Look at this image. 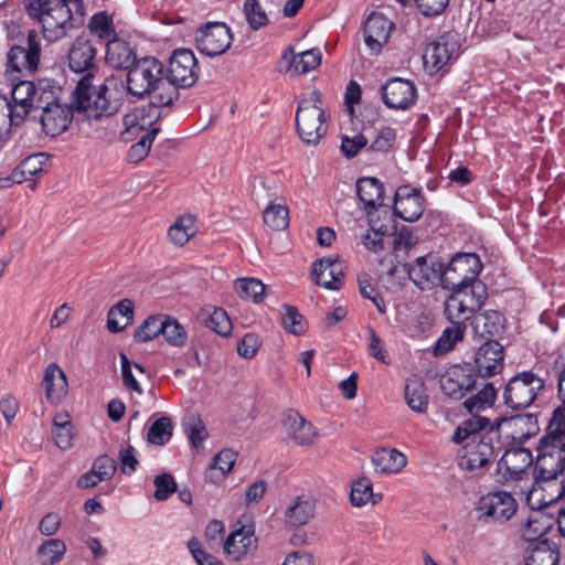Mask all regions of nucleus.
<instances>
[{
	"instance_id": "4d7b16f0",
	"label": "nucleus",
	"mask_w": 565,
	"mask_h": 565,
	"mask_svg": "<svg viewBox=\"0 0 565 565\" xmlns=\"http://www.w3.org/2000/svg\"><path fill=\"white\" fill-rule=\"evenodd\" d=\"M159 132H160V128H153L149 132L143 134L140 137L139 141L134 143L129 148L128 153H127L128 161L137 163V162H140L141 160H143L148 156V153L151 149L152 142Z\"/></svg>"
},
{
	"instance_id": "f03ea898",
	"label": "nucleus",
	"mask_w": 565,
	"mask_h": 565,
	"mask_svg": "<svg viewBox=\"0 0 565 565\" xmlns=\"http://www.w3.org/2000/svg\"><path fill=\"white\" fill-rule=\"evenodd\" d=\"M94 79V75L88 73L77 83L73 92V106H109L121 103L124 95L128 94L127 84L119 78L107 77L99 84H95Z\"/></svg>"
},
{
	"instance_id": "c85d7f7f",
	"label": "nucleus",
	"mask_w": 565,
	"mask_h": 565,
	"mask_svg": "<svg viewBox=\"0 0 565 565\" xmlns=\"http://www.w3.org/2000/svg\"><path fill=\"white\" fill-rule=\"evenodd\" d=\"M500 422L493 424L488 417L478 414H471V417L465 419L455 430L452 440L456 444H462L472 440L477 435H487L489 429H495L498 433Z\"/></svg>"
},
{
	"instance_id": "4468645a",
	"label": "nucleus",
	"mask_w": 565,
	"mask_h": 565,
	"mask_svg": "<svg viewBox=\"0 0 565 565\" xmlns=\"http://www.w3.org/2000/svg\"><path fill=\"white\" fill-rule=\"evenodd\" d=\"M160 117L159 108H132L124 116L125 129L120 134L121 140L130 142L141 132L147 134L153 128H160L158 126Z\"/></svg>"
},
{
	"instance_id": "f3484780",
	"label": "nucleus",
	"mask_w": 565,
	"mask_h": 565,
	"mask_svg": "<svg viewBox=\"0 0 565 565\" xmlns=\"http://www.w3.org/2000/svg\"><path fill=\"white\" fill-rule=\"evenodd\" d=\"M425 199L420 190L402 185L395 192L394 214L406 222H416L424 213Z\"/></svg>"
},
{
	"instance_id": "ddd939ff",
	"label": "nucleus",
	"mask_w": 565,
	"mask_h": 565,
	"mask_svg": "<svg viewBox=\"0 0 565 565\" xmlns=\"http://www.w3.org/2000/svg\"><path fill=\"white\" fill-rule=\"evenodd\" d=\"M411 280L420 289H431L438 281L443 285V263L436 256L426 255L415 259L413 264H405Z\"/></svg>"
},
{
	"instance_id": "c9c22d12",
	"label": "nucleus",
	"mask_w": 565,
	"mask_h": 565,
	"mask_svg": "<svg viewBox=\"0 0 565 565\" xmlns=\"http://www.w3.org/2000/svg\"><path fill=\"white\" fill-rule=\"evenodd\" d=\"M134 302L130 299H122L110 308L107 316V329L117 333L122 331L132 322Z\"/></svg>"
},
{
	"instance_id": "412c9836",
	"label": "nucleus",
	"mask_w": 565,
	"mask_h": 565,
	"mask_svg": "<svg viewBox=\"0 0 565 565\" xmlns=\"http://www.w3.org/2000/svg\"><path fill=\"white\" fill-rule=\"evenodd\" d=\"M382 99L385 106H411L416 100V88L413 82L394 77L382 86Z\"/></svg>"
},
{
	"instance_id": "b1692460",
	"label": "nucleus",
	"mask_w": 565,
	"mask_h": 565,
	"mask_svg": "<svg viewBox=\"0 0 565 565\" xmlns=\"http://www.w3.org/2000/svg\"><path fill=\"white\" fill-rule=\"evenodd\" d=\"M312 276L317 285L337 290L343 281L342 265L331 257L320 258L313 263Z\"/></svg>"
},
{
	"instance_id": "ea45409f",
	"label": "nucleus",
	"mask_w": 565,
	"mask_h": 565,
	"mask_svg": "<svg viewBox=\"0 0 565 565\" xmlns=\"http://www.w3.org/2000/svg\"><path fill=\"white\" fill-rule=\"evenodd\" d=\"M32 108H0V146L11 137L12 127L20 126Z\"/></svg>"
},
{
	"instance_id": "6e6d98bb",
	"label": "nucleus",
	"mask_w": 565,
	"mask_h": 565,
	"mask_svg": "<svg viewBox=\"0 0 565 565\" xmlns=\"http://www.w3.org/2000/svg\"><path fill=\"white\" fill-rule=\"evenodd\" d=\"M66 552L65 543L60 539H50L38 548L39 557L43 564L58 563Z\"/></svg>"
},
{
	"instance_id": "cd10ccee",
	"label": "nucleus",
	"mask_w": 565,
	"mask_h": 565,
	"mask_svg": "<svg viewBox=\"0 0 565 565\" xmlns=\"http://www.w3.org/2000/svg\"><path fill=\"white\" fill-rule=\"evenodd\" d=\"M106 63L116 70L128 71L138 60L131 45L121 39L115 38L106 44Z\"/></svg>"
},
{
	"instance_id": "e433bc0d",
	"label": "nucleus",
	"mask_w": 565,
	"mask_h": 565,
	"mask_svg": "<svg viewBox=\"0 0 565 565\" xmlns=\"http://www.w3.org/2000/svg\"><path fill=\"white\" fill-rule=\"evenodd\" d=\"M282 58L289 62L290 68H294L297 74H305L320 65L321 52L319 49H311L295 55L289 49L284 53Z\"/></svg>"
},
{
	"instance_id": "13d9d810",
	"label": "nucleus",
	"mask_w": 565,
	"mask_h": 565,
	"mask_svg": "<svg viewBox=\"0 0 565 565\" xmlns=\"http://www.w3.org/2000/svg\"><path fill=\"white\" fill-rule=\"evenodd\" d=\"M244 15L249 28L253 30H259L269 23L268 15L260 6L259 0H245Z\"/></svg>"
},
{
	"instance_id": "7c9ffc66",
	"label": "nucleus",
	"mask_w": 565,
	"mask_h": 565,
	"mask_svg": "<svg viewBox=\"0 0 565 565\" xmlns=\"http://www.w3.org/2000/svg\"><path fill=\"white\" fill-rule=\"evenodd\" d=\"M284 425L289 438L296 444L310 445L316 436L315 427L297 412H290L285 418Z\"/></svg>"
},
{
	"instance_id": "680f3d73",
	"label": "nucleus",
	"mask_w": 565,
	"mask_h": 565,
	"mask_svg": "<svg viewBox=\"0 0 565 565\" xmlns=\"http://www.w3.org/2000/svg\"><path fill=\"white\" fill-rule=\"evenodd\" d=\"M153 484L156 487L153 497L158 501L168 500L178 490L177 482L173 476L170 473H161L156 476L153 479Z\"/></svg>"
},
{
	"instance_id": "052dcab7",
	"label": "nucleus",
	"mask_w": 565,
	"mask_h": 565,
	"mask_svg": "<svg viewBox=\"0 0 565 565\" xmlns=\"http://www.w3.org/2000/svg\"><path fill=\"white\" fill-rule=\"evenodd\" d=\"M35 84L30 81H20L14 84L9 94L15 106H33Z\"/></svg>"
},
{
	"instance_id": "20e7f679",
	"label": "nucleus",
	"mask_w": 565,
	"mask_h": 565,
	"mask_svg": "<svg viewBox=\"0 0 565 565\" xmlns=\"http://www.w3.org/2000/svg\"><path fill=\"white\" fill-rule=\"evenodd\" d=\"M451 295L446 301L445 313L448 319L469 320L488 298L487 285L481 280L463 284L450 289Z\"/></svg>"
},
{
	"instance_id": "58836bf2",
	"label": "nucleus",
	"mask_w": 565,
	"mask_h": 565,
	"mask_svg": "<svg viewBox=\"0 0 565 565\" xmlns=\"http://www.w3.org/2000/svg\"><path fill=\"white\" fill-rule=\"evenodd\" d=\"M62 87L50 79H41L35 84L33 106H62Z\"/></svg>"
},
{
	"instance_id": "8fccbe9b",
	"label": "nucleus",
	"mask_w": 565,
	"mask_h": 565,
	"mask_svg": "<svg viewBox=\"0 0 565 565\" xmlns=\"http://www.w3.org/2000/svg\"><path fill=\"white\" fill-rule=\"evenodd\" d=\"M477 328L491 338L499 335L504 330V318L497 310H487L477 317Z\"/></svg>"
},
{
	"instance_id": "393cba45",
	"label": "nucleus",
	"mask_w": 565,
	"mask_h": 565,
	"mask_svg": "<svg viewBox=\"0 0 565 565\" xmlns=\"http://www.w3.org/2000/svg\"><path fill=\"white\" fill-rule=\"evenodd\" d=\"M257 548V539L253 526H241L233 531L224 542V551L238 561Z\"/></svg>"
},
{
	"instance_id": "69168bd1",
	"label": "nucleus",
	"mask_w": 565,
	"mask_h": 565,
	"mask_svg": "<svg viewBox=\"0 0 565 565\" xmlns=\"http://www.w3.org/2000/svg\"><path fill=\"white\" fill-rule=\"evenodd\" d=\"M367 145V139L362 134L350 137L343 135L341 138V152L348 159L354 158L361 149Z\"/></svg>"
},
{
	"instance_id": "603ef678",
	"label": "nucleus",
	"mask_w": 565,
	"mask_h": 565,
	"mask_svg": "<svg viewBox=\"0 0 565 565\" xmlns=\"http://www.w3.org/2000/svg\"><path fill=\"white\" fill-rule=\"evenodd\" d=\"M264 222L273 230H285L289 224V210L286 205L270 203L264 211Z\"/></svg>"
},
{
	"instance_id": "dca6fc26",
	"label": "nucleus",
	"mask_w": 565,
	"mask_h": 565,
	"mask_svg": "<svg viewBox=\"0 0 565 565\" xmlns=\"http://www.w3.org/2000/svg\"><path fill=\"white\" fill-rule=\"evenodd\" d=\"M504 348L493 339L484 341L475 354L476 371L481 377H491L504 367Z\"/></svg>"
},
{
	"instance_id": "1a4fd4ad",
	"label": "nucleus",
	"mask_w": 565,
	"mask_h": 565,
	"mask_svg": "<svg viewBox=\"0 0 565 565\" xmlns=\"http://www.w3.org/2000/svg\"><path fill=\"white\" fill-rule=\"evenodd\" d=\"M41 52L39 34L34 30L29 31L25 45H13L9 50L6 73L14 78H18L22 71L34 74L39 68Z\"/></svg>"
},
{
	"instance_id": "a211bd4d",
	"label": "nucleus",
	"mask_w": 565,
	"mask_h": 565,
	"mask_svg": "<svg viewBox=\"0 0 565 565\" xmlns=\"http://www.w3.org/2000/svg\"><path fill=\"white\" fill-rule=\"evenodd\" d=\"M535 469L542 481L562 477L559 495L565 491V446L537 455Z\"/></svg>"
},
{
	"instance_id": "2f4dec72",
	"label": "nucleus",
	"mask_w": 565,
	"mask_h": 565,
	"mask_svg": "<svg viewBox=\"0 0 565 565\" xmlns=\"http://www.w3.org/2000/svg\"><path fill=\"white\" fill-rule=\"evenodd\" d=\"M356 194L367 212L383 204L384 185L376 178H361L356 182Z\"/></svg>"
},
{
	"instance_id": "4be33fe9",
	"label": "nucleus",
	"mask_w": 565,
	"mask_h": 565,
	"mask_svg": "<svg viewBox=\"0 0 565 565\" xmlns=\"http://www.w3.org/2000/svg\"><path fill=\"white\" fill-rule=\"evenodd\" d=\"M565 447V401L556 407L547 425V433L540 439L537 455Z\"/></svg>"
},
{
	"instance_id": "0e129e2a",
	"label": "nucleus",
	"mask_w": 565,
	"mask_h": 565,
	"mask_svg": "<svg viewBox=\"0 0 565 565\" xmlns=\"http://www.w3.org/2000/svg\"><path fill=\"white\" fill-rule=\"evenodd\" d=\"M109 108H74L75 120L77 122H88L92 125L94 121H102L106 117L115 115L117 108L107 111Z\"/></svg>"
},
{
	"instance_id": "09e8293b",
	"label": "nucleus",
	"mask_w": 565,
	"mask_h": 565,
	"mask_svg": "<svg viewBox=\"0 0 565 565\" xmlns=\"http://www.w3.org/2000/svg\"><path fill=\"white\" fill-rule=\"evenodd\" d=\"M507 423L510 427L520 430L518 438L529 439L539 431L537 416L534 414H520L510 418H502L500 420Z\"/></svg>"
},
{
	"instance_id": "774afa93",
	"label": "nucleus",
	"mask_w": 565,
	"mask_h": 565,
	"mask_svg": "<svg viewBox=\"0 0 565 565\" xmlns=\"http://www.w3.org/2000/svg\"><path fill=\"white\" fill-rule=\"evenodd\" d=\"M237 454L231 449L221 450L210 465V470L218 469L224 478L234 467Z\"/></svg>"
},
{
	"instance_id": "f8f14e48",
	"label": "nucleus",
	"mask_w": 565,
	"mask_h": 565,
	"mask_svg": "<svg viewBox=\"0 0 565 565\" xmlns=\"http://www.w3.org/2000/svg\"><path fill=\"white\" fill-rule=\"evenodd\" d=\"M323 108H297L296 126L300 139L307 145H317L328 131Z\"/></svg>"
},
{
	"instance_id": "423d86ee",
	"label": "nucleus",
	"mask_w": 565,
	"mask_h": 565,
	"mask_svg": "<svg viewBox=\"0 0 565 565\" xmlns=\"http://www.w3.org/2000/svg\"><path fill=\"white\" fill-rule=\"evenodd\" d=\"M463 446L458 456V466L468 471L483 468L494 459L501 448V443L495 429H489L487 435H477L472 440L462 443Z\"/></svg>"
},
{
	"instance_id": "39448f33",
	"label": "nucleus",
	"mask_w": 565,
	"mask_h": 565,
	"mask_svg": "<svg viewBox=\"0 0 565 565\" xmlns=\"http://www.w3.org/2000/svg\"><path fill=\"white\" fill-rule=\"evenodd\" d=\"M546 382L532 371L518 373L505 384L504 404L514 411L525 409L545 392Z\"/></svg>"
},
{
	"instance_id": "79ce46f5",
	"label": "nucleus",
	"mask_w": 565,
	"mask_h": 565,
	"mask_svg": "<svg viewBox=\"0 0 565 565\" xmlns=\"http://www.w3.org/2000/svg\"><path fill=\"white\" fill-rule=\"evenodd\" d=\"M87 26L93 35L105 41L106 43L117 38L113 17L105 11H99L93 14L88 21Z\"/></svg>"
},
{
	"instance_id": "864d4df0",
	"label": "nucleus",
	"mask_w": 565,
	"mask_h": 565,
	"mask_svg": "<svg viewBox=\"0 0 565 565\" xmlns=\"http://www.w3.org/2000/svg\"><path fill=\"white\" fill-rule=\"evenodd\" d=\"M161 334L173 347H183L186 341V332L183 326L170 316L164 315Z\"/></svg>"
},
{
	"instance_id": "9b49d317",
	"label": "nucleus",
	"mask_w": 565,
	"mask_h": 565,
	"mask_svg": "<svg viewBox=\"0 0 565 565\" xmlns=\"http://www.w3.org/2000/svg\"><path fill=\"white\" fill-rule=\"evenodd\" d=\"M232 41L231 29L224 22H207L195 32L198 50L210 57L224 54Z\"/></svg>"
},
{
	"instance_id": "473e14b6",
	"label": "nucleus",
	"mask_w": 565,
	"mask_h": 565,
	"mask_svg": "<svg viewBox=\"0 0 565 565\" xmlns=\"http://www.w3.org/2000/svg\"><path fill=\"white\" fill-rule=\"evenodd\" d=\"M372 462L377 472L396 473L407 463L406 456L395 448H381L372 456Z\"/></svg>"
},
{
	"instance_id": "6ab92c4d",
	"label": "nucleus",
	"mask_w": 565,
	"mask_h": 565,
	"mask_svg": "<svg viewBox=\"0 0 565 565\" xmlns=\"http://www.w3.org/2000/svg\"><path fill=\"white\" fill-rule=\"evenodd\" d=\"M533 463L532 452L523 447L505 450L498 461V473L505 481L519 480Z\"/></svg>"
},
{
	"instance_id": "2eb2a0df",
	"label": "nucleus",
	"mask_w": 565,
	"mask_h": 565,
	"mask_svg": "<svg viewBox=\"0 0 565 565\" xmlns=\"http://www.w3.org/2000/svg\"><path fill=\"white\" fill-rule=\"evenodd\" d=\"M477 387V375L469 367L454 365L440 379V388L445 395L461 399Z\"/></svg>"
},
{
	"instance_id": "49530a36",
	"label": "nucleus",
	"mask_w": 565,
	"mask_h": 565,
	"mask_svg": "<svg viewBox=\"0 0 565 565\" xmlns=\"http://www.w3.org/2000/svg\"><path fill=\"white\" fill-rule=\"evenodd\" d=\"M381 498V494L373 493V486L369 479L361 478L353 482L350 493L352 505L360 508L369 502L375 504Z\"/></svg>"
},
{
	"instance_id": "bf43d9fd",
	"label": "nucleus",
	"mask_w": 565,
	"mask_h": 565,
	"mask_svg": "<svg viewBox=\"0 0 565 565\" xmlns=\"http://www.w3.org/2000/svg\"><path fill=\"white\" fill-rule=\"evenodd\" d=\"M281 323L284 329L295 335L305 333L307 323L302 315L292 306L284 305Z\"/></svg>"
},
{
	"instance_id": "37998d69",
	"label": "nucleus",
	"mask_w": 565,
	"mask_h": 565,
	"mask_svg": "<svg viewBox=\"0 0 565 565\" xmlns=\"http://www.w3.org/2000/svg\"><path fill=\"white\" fill-rule=\"evenodd\" d=\"M196 233L195 220L191 215L180 216L168 231L172 243L183 246Z\"/></svg>"
},
{
	"instance_id": "c03bdc74",
	"label": "nucleus",
	"mask_w": 565,
	"mask_h": 565,
	"mask_svg": "<svg viewBox=\"0 0 565 565\" xmlns=\"http://www.w3.org/2000/svg\"><path fill=\"white\" fill-rule=\"evenodd\" d=\"M234 289L244 300H252L255 303L264 299L265 285L256 278H237L234 281Z\"/></svg>"
},
{
	"instance_id": "5701e85b",
	"label": "nucleus",
	"mask_w": 565,
	"mask_h": 565,
	"mask_svg": "<svg viewBox=\"0 0 565 565\" xmlns=\"http://www.w3.org/2000/svg\"><path fill=\"white\" fill-rule=\"evenodd\" d=\"M455 46V43L448 42L444 36L427 44L423 54L425 70L430 75L441 71L451 60Z\"/></svg>"
},
{
	"instance_id": "aec40b11",
	"label": "nucleus",
	"mask_w": 565,
	"mask_h": 565,
	"mask_svg": "<svg viewBox=\"0 0 565 565\" xmlns=\"http://www.w3.org/2000/svg\"><path fill=\"white\" fill-rule=\"evenodd\" d=\"M392 22L382 13L373 12L364 23V42L371 52L377 54L388 41Z\"/></svg>"
},
{
	"instance_id": "f704fd0d",
	"label": "nucleus",
	"mask_w": 565,
	"mask_h": 565,
	"mask_svg": "<svg viewBox=\"0 0 565 565\" xmlns=\"http://www.w3.org/2000/svg\"><path fill=\"white\" fill-rule=\"evenodd\" d=\"M146 439L156 446L166 445L173 435V423L169 416L153 414L149 420Z\"/></svg>"
},
{
	"instance_id": "5fc2aeb1",
	"label": "nucleus",
	"mask_w": 565,
	"mask_h": 565,
	"mask_svg": "<svg viewBox=\"0 0 565 565\" xmlns=\"http://www.w3.org/2000/svg\"><path fill=\"white\" fill-rule=\"evenodd\" d=\"M559 554L546 543L536 545L526 556L524 565H558Z\"/></svg>"
},
{
	"instance_id": "c756f323",
	"label": "nucleus",
	"mask_w": 565,
	"mask_h": 565,
	"mask_svg": "<svg viewBox=\"0 0 565 565\" xmlns=\"http://www.w3.org/2000/svg\"><path fill=\"white\" fill-rule=\"evenodd\" d=\"M74 118V108H42L40 117L44 132L51 137L64 132Z\"/></svg>"
},
{
	"instance_id": "9d476101",
	"label": "nucleus",
	"mask_w": 565,
	"mask_h": 565,
	"mask_svg": "<svg viewBox=\"0 0 565 565\" xmlns=\"http://www.w3.org/2000/svg\"><path fill=\"white\" fill-rule=\"evenodd\" d=\"M518 510V502L507 491H494L482 495L477 504L478 520L484 523H504Z\"/></svg>"
},
{
	"instance_id": "7ed1b4c3",
	"label": "nucleus",
	"mask_w": 565,
	"mask_h": 565,
	"mask_svg": "<svg viewBox=\"0 0 565 565\" xmlns=\"http://www.w3.org/2000/svg\"><path fill=\"white\" fill-rule=\"evenodd\" d=\"M200 67L196 57L191 50L177 49L173 51L168 64V88L170 90L167 98L160 95L159 106H172L173 95H177V87L188 88L194 85L199 78ZM149 106H158L151 102Z\"/></svg>"
},
{
	"instance_id": "4c0bfd02",
	"label": "nucleus",
	"mask_w": 565,
	"mask_h": 565,
	"mask_svg": "<svg viewBox=\"0 0 565 565\" xmlns=\"http://www.w3.org/2000/svg\"><path fill=\"white\" fill-rule=\"evenodd\" d=\"M498 391L492 383H484L480 390L463 402V407L470 414H478L494 405Z\"/></svg>"
},
{
	"instance_id": "bb28decb",
	"label": "nucleus",
	"mask_w": 565,
	"mask_h": 565,
	"mask_svg": "<svg viewBox=\"0 0 565 565\" xmlns=\"http://www.w3.org/2000/svg\"><path fill=\"white\" fill-rule=\"evenodd\" d=\"M42 387L45 391L47 401L58 404L67 394V379L64 371L56 364L51 363L45 369L42 380Z\"/></svg>"
},
{
	"instance_id": "a878e982",
	"label": "nucleus",
	"mask_w": 565,
	"mask_h": 565,
	"mask_svg": "<svg viewBox=\"0 0 565 565\" xmlns=\"http://www.w3.org/2000/svg\"><path fill=\"white\" fill-rule=\"evenodd\" d=\"M96 49L85 38H77L68 52V66L75 73L90 71L95 66Z\"/></svg>"
},
{
	"instance_id": "3c124183",
	"label": "nucleus",
	"mask_w": 565,
	"mask_h": 565,
	"mask_svg": "<svg viewBox=\"0 0 565 565\" xmlns=\"http://www.w3.org/2000/svg\"><path fill=\"white\" fill-rule=\"evenodd\" d=\"M164 315H156L148 317L134 333L137 342H148L161 334Z\"/></svg>"
},
{
	"instance_id": "e2e57ef3",
	"label": "nucleus",
	"mask_w": 565,
	"mask_h": 565,
	"mask_svg": "<svg viewBox=\"0 0 565 565\" xmlns=\"http://www.w3.org/2000/svg\"><path fill=\"white\" fill-rule=\"evenodd\" d=\"M207 327L223 337L228 335L232 331V322L230 317L221 308L214 309V311L211 313L207 320Z\"/></svg>"
},
{
	"instance_id": "a19ab883",
	"label": "nucleus",
	"mask_w": 565,
	"mask_h": 565,
	"mask_svg": "<svg viewBox=\"0 0 565 565\" xmlns=\"http://www.w3.org/2000/svg\"><path fill=\"white\" fill-rule=\"evenodd\" d=\"M405 401L412 411L420 414L426 413L429 402L425 384L417 379L407 381Z\"/></svg>"
},
{
	"instance_id": "72a5a7b5",
	"label": "nucleus",
	"mask_w": 565,
	"mask_h": 565,
	"mask_svg": "<svg viewBox=\"0 0 565 565\" xmlns=\"http://www.w3.org/2000/svg\"><path fill=\"white\" fill-rule=\"evenodd\" d=\"M316 513V502L310 498L298 497L286 512V523L291 527L307 524Z\"/></svg>"
},
{
	"instance_id": "0eeeda50",
	"label": "nucleus",
	"mask_w": 565,
	"mask_h": 565,
	"mask_svg": "<svg viewBox=\"0 0 565 565\" xmlns=\"http://www.w3.org/2000/svg\"><path fill=\"white\" fill-rule=\"evenodd\" d=\"M163 65L154 57L138 60L127 73L128 94L142 98L150 95L162 83Z\"/></svg>"
},
{
	"instance_id": "338daca9",
	"label": "nucleus",
	"mask_w": 565,
	"mask_h": 565,
	"mask_svg": "<svg viewBox=\"0 0 565 565\" xmlns=\"http://www.w3.org/2000/svg\"><path fill=\"white\" fill-rule=\"evenodd\" d=\"M47 154L39 152L26 157L20 164L21 169H24V172H26L31 179L44 172V166L47 163Z\"/></svg>"
},
{
	"instance_id": "f257e3e1",
	"label": "nucleus",
	"mask_w": 565,
	"mask_h": 565,
	"mask_svg": "<svg viewBox=\"0 0 565 565\" xmlns=\"http://www.w3.org/2000/svg\"><path fill=\"white\" fill-rule=\"evenodd\" d=\"M85 6L83 0H56L39 19L46 41L55 42L65 38L83 23Z\"/></svg>"
},
{
	"instance_id": "a18cd8bd",
	"label": "nucleus",
	"mask_w": 565,
	"mask_h": 565,
	"mask_svg": "<svg viewBox=\"0 0 565 565\" xmlns=\"http://www.w3.org/2000/svg\"><path fill=\"white\" fill-rule=\"evenodd\" d=\"M183 430L194 448L202 446L207 437V431L200 415L190 413L184 416L182 422Z\"/></svg>"
},
{
	"instance_id": "de8ad7c7",
	"label": "nucleus",
	"mask_w": 565,
	"mask_h": 565,
	"mask_svg": "<svg viewBox=\"0 0 565 565\" xmlns=\"http://www.w3.org/2000/svg\"><path fill=\"white\" fill-rule=\"evenodd\" d=\"M451 327L446 328L437 340V350L440 352L450 351L454 345L462 340L466 331V321L463 319H449Z\"/></svg>"
},
{
	"instance_id": "6e6552de",
	"label": "nucleus",
	"mask_w": 565,
	"mask_h": 565,
	"mask_svg": "<svg viewBox=\"0 0 565 565\" xmlns=\"http://www.w3.org/2000/svg\"><path fill=\"white\" fill-rule=\"evenodd\" d=\"M482 268V262L477 254L457 253L446 266L443 265V288L450 290L475 282L479 280Z\"/></svg>"
}]
</instances>
